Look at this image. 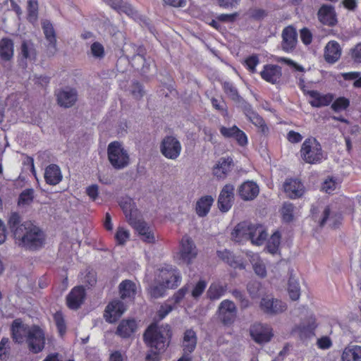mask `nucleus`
<instances>
[{
  "label": "nucleus",
  "instance_id": "1",
  "mask_svg": "<svg viewBox=\"0 0 361 361\" xmlns=\"http://www.w3.org/2000/svg\"><path fill=\"white\" fill-rule=\"evenodd\" d=\"M119 205L128 223L138 233L142 240L148 243H154L155 240L154 233L142 219L133 200L128 196L123 197L119 201Z\"/></svg>",
  "mask_w": 361,
  "mask_h": 361
},
{
  "label": "nucleus",
  "instance_id": "2",
  "mask_svg": "<svg viewBox=\"0 0 361 361\" xmlns=\"http://www.w3.org/2000/svg\"><path fill=\"white\" fill-rule=\"evenodd\" d=\"M14 238L18 245L25 250L35 251L44 245V231L30 221H24L14 231Z\"/></svg>",
  "mask_w": 361,
  "mask_h": 361
},
{
  "label": "nucleus",
  "instance_id": "3",
  "mask_svg": "<svg viewBox=\"0 0 361 361\" xmlns=\"http://www.w3.org/2000/svg\"><path fill=\"white\" fill-rule=\"evenodd\" d=\"M172 333L169 325L151 324L143 334V340L150 350L164 353L171 340Z\"/></svg>",
  "mask_w": 361,
  "mask_h": 361
},
{
  "label": "nucleus",
  "instance_id": "4",
  "mask_svg": "<svg viewBox=\"0 0 361 361\" xmlns=\"http://www.w3.org/2000/svg\"><path fill=\"white\" fill-rule=\"evenodd\" d=\"M300 154L302 160L310 164H319L324 158L320 143L312 137L305 140L302 144Z\"/></svg>",
  "mask_w": 361,
  "mask_h": 361
},
{
  "label": "nucleus",
  "instance_id": "5",
  "mask_svg": "<svg viewBox=\"0 0 361 361\" xmlns=\"http://www.w3.org/2000/svg\"><path fill=\"white\" fill-rule=\"evenodd\" d=\"M107 154L110 164L115 169H124L129 164V155L118 141H114L109 144Z\"/></svg>",
  "mask_w": 361,
  "mask_h": 361
},
{
  "label": "nucleus",
  "instance_id": "6",
  "mask_svg": "<svg viewBox=\"0 0 361 361\" xmlns=\"http://www.w3.org/2000/svg\"><path fill=\"white\" fill-rule=\"evenodd\" d=\"M156 277L159 283H162L169 289L177 288L181 282L179 271L171 264H164L159 268Z\"/></svg>",
  "mask_w": 361,
  "mask_h": 361
},
{
  "label": "nucleus",
  "instance_id": "7",
  "mask_svg": "<svg viewBox=\"0 0 361 361\" xmlns=\"http://www.w3.org/2000/svg\"><path fill=\"white\" fill-rule=\"evenodd\" d=\"M44 331L38 326L33 325L27 331L26 339L30 352L37 354L43 350L45 346Z\"/></svg>",
  "mask_w": 361,
  "mask_h": 361
},
{
  "label": "nucleus",
  "instance_id": "8",
  "mask_svg": "<svg viewBox=\"0 0 361 361\" xmlns=\"http://www.w3.org/2000/svg\"><path fill=\"white\" fill-rule=\"evenodd\" d=\"M160 152L169 159H176L180 154L182 147L179 140L173 136L167 135L160 144Z\"/></svg>",
  "mask_w": 361,
  "mask_h": 361
},
{
  "label": "nucleus",
  "instance_id": "9",
  "mask_svg": "<svg viewBox=\"0 0 361 361\" xmlns=\"http://www.w3.org/2000/svg\"><path fill=\"white\" fill-rule=\"evenodd\" d=\"M197 255V249L192 239L185 235L180 242L179 257L183 262L190 264Z\"/></svg>",
  "mask_w": 361,
  "mask_h": 361
},
{
  "label": "nucleus",
  "instance_id": "10",
  "mask_svg": "<svg viewBox=\"0 0 361 361\" xmlns=\"http://www.w3.org/2000/svg\"><path fill=\"white\" fill-rule=\"evenodd\" d=\"M219 318L225 326L231 325L237 317V308L230 300H224L219 307Z\"/></svg>",
  "mask_w": 361,
  "mask_h": 361
},
{
  "label": "nucleus",
  "instance_id": "11",
  "mask_svg": "<svg viewBox=\"0 0 361 361\" xmlns=\"http://www.w3.org/2000/svg\"><path fill=\"white\" fill-rule=\"evenodd\" d=\"M305 95L310 97L309 103L311 106L314 108H320L327 106L332 103L334 99V95L332 93L322 94L317 90H303Z\"/></svg>",
  "mask_w": 361,
  "mask_h": 361
},
{
  "label": "nucleus",
  "instance_id": "12",
  "mask_svg": "<svg viewBox=\"0 0 361 361\" xmlns=\"http://www.w3.org/2000/svg\"><path fill=\"white\" fill-rule=\"evenodd\" d=\"M260 308L265 314L273 315L286 311L287 305L280 300L266 297L262 298Z\"/></svg>",
  "mask_w": 361,
  "mask_h": 361
},
{
  "label": "nucleus",
  "instance_id": "13",
  "mask_svg": "<svg viewBox=\"0 0 361 361\" xmlns=\"http://www.w3.org/2000/svg\"><path fill=\"white\" fill-rule=\"evenodd\" d=\"M125 310L126 308L123 302L119 300H114L106 305L104 317L108 323H114L119 319Z\"/></svg>",
  "mask_w": 361,
  "mask_h": 361
},
{
  "label": "nucleus",
  "instance_id": "14",
  "mask_svg": "<svg viewBox=\"0 0 361 361\" xmlns=\"http://www.w3.org/2000/svg\"><path fill=\"white\" fill-rule=\"evenodd\" d=\"M261 78L272 85L279 84L282 78V68L276 64H266L259 73Z\"/></svg>",
  "mask_w": 361,
  "mask_h": 361
},
{
  "label": "nucleus",
  "instance_id": "15",
  "mask_svg": "<svg viewBox=\"0 0 361 361\" xmlns=\"http://www.w3.org/2000/svg\"><path fill=\"white\" fill-rule=\"evenodd\" d=\"M86 297L82 286H75L66 296V305L70 310H76L83 304Z\"/></svg>",
  "mask_w": 361,
  "mask_h": 361
},
{
  "label": "nucleus",
  "instance_id": "16",
  "mask_svg": "<svg viewBox=\"0 0 361 361\" xmlns=\"http://www.w3.org/2000/svg\"><path fill=\"white\" fill-rule=\"evenodd\" d=\"M219 131L224 138L233 139L241 147H245L247 144L246 134L235 125L230 128L221 126Z\"/></svg>",
  "mask_w": 361,
  "mask_h": 361
},
{
  "label": "nucleus",
  "instance_id": "17",
  "mask_svg": "<svg viewBox=\"0 0 361 361\" xmlns=\"http://www.w3.org/2000/svg\"><path fill=\"white\" fill-rule=\"evenodd\" d=\"M250 331L251 337L257 343L269 342L273 336L271 329L262 324H254Z\"/></svg>",
  "mask_w": 361,
  "mask_h": 361
},
{
  "label": "nucleus",
  "instance_id": "18",
  "mask_svg": "<svg viewBox=\"0 0 361 361\" xmlns=\"http://www.w3.org/2000/svg\"><path fill=\"white\" fill-rule=\"evenodd\" d=\"M317 18L322 24L329 27H334L338 23L335 8L333 6L329 4H323L319 8L317 12Z\"/></svg>",
  "mask_w": 361,
  "mask_h": 361
},
{
  "label": "nucleus",
  "instance_id": "19",
  "mask_svg": "<svg viewBox=\"0 0 361 361\" xmlns=\"http://www.w3.org/2000/svg\"><path fill=\"white\" fill-rule=\"evenodd\" d=\"M284 192L290 199L301 197L305 193V186L298 178H288L283 184Z\"/></svg>",
  "mask_w": 361,
  "mask_h": 361
},
{
  "label": "nucleus",
  "instance_id": "20",
  "mask_svg": "<svg viewBox=\"0 0 361 361\" xmlns=\"http://www.w3.org/2000/svg\"><path fill=\"white\" fill-rule=\"evenodd\" d=\"M297 32L293 26L286 27L282 32V49L286 52L292 51L297 44Z\"/></svg>",
  "mask_w": 361,
  "mask_h": 361
},
{
  "label": "nucleus",
  "instance_id": "21",
  "mask_svg": "<svg viewBox=\"0 0 361 361\" xmlns=\"http://www.w3.org/2000/svg\"><path fill=\"white\" fill-rule=\"evenodd\" d=\"M234 187L227 184L222 188L218 199L219 208L222 212H227L232 206Z\"/></svg>",
  "mask_w": 361,
  "mask_h": 361
},
{
  "label": "nucleus",
  "instance_id": "22",
  "mask_svg": "<svg viewBox=\"0 0 361 361\" xmlns=\"http://www.w3.org/2000/svg\"><path fill=\"white\" fill-rule=\"evenodd\" d=\"M216 254L219 259L228 264L232 268L239 269H243L245 268V264L243 259L239 256H235L233 252L227 249L218 250Z\"/></svg>",
  "mask_w": 361,
  "mask_h": 361
},
{
  "label": "nucleus",
  "instance_id": "23",
  "mask_svg": "<svg viewBox=\"0 0 361 361\" xmlns=\"http://www.w3.org/2000/svg\"><path fill=\"white\" fill-rule=\"evenodd\" d=\"M250 223L243 221L238 224L231 233L232 238L237 243H241L246 240H250V235H253L250 233Z\"/></svg>",
  "mask_w": 361,
  "mask_h": 361
},
{
  "label": "nucleus",
  "instance_id": "24",
  "mask_svg": "<svg viewBox=\"0 0 361 361\" xmlns=\"http://www.w3.org/2000/svg\"><path fill=\"white\" fill-rule=\"evenodd\" d=\"M58 104L65 108L71 107L77 101V92L72 88L61 90L56 94Z\"/></svg>",
  "mask_w": 361,
  "mask_h": 361
},
{
  "label": "nucleus",
  "instance_id": "25",
  "mask_svg": "<svg viewBox=\"0 0 361 361\" xmlns=\"http://www.w3.org/2000/svg\"><path fill=\"white\" fill-rule=\"evenodd\" d=\"M233 161L231 157H221L213 167V174L219 179H224L231 171Z\"/></svg>",
  "mask_w": 361,
  "mask_h": 361
},
{
  "label": "nucleus",
  "instance_id": "26",
  "mask_svg": "<svg viewBox=\"0 0 361 361\" xmlns=\"http://www.w3.org/2000/svg\"><path fill=\"white\" fill-rule=\"evenodd\" d=\"M258 185L253 181H245L238 188V195L243 200H252L259 194Z\"/></svg>",
  "mask_w": 361,
  "mask_h": 361
},
{
  "label": "nucleus",
  "instance_id": "27",
  "mask_svg": "<svg viewBox=\"0 0 361 361\" xmlns=\"http://www.w3.org/2000/svg\"><path fill=\"white\" fill-rule=\"evenodd\" d=\"M30 328L24 325L20 319H15L11 324V331L13 340L18 343L23 342L25 337H27Z\"/></svg>",
  "mask_w": 361,
  "mask_h": 361
},
{
  "label": "nucleus",
  "instance_id": "28",
  "mask_svg": "<svg viewBox=\"0 0 361 361\" xmlns=\"http://www.w3.org/2000/svg\"><path fill=\"white\" fill-rule=\"evenodd\" d=\"M197 336L196 332L192 329H186L182 340L183 350L185 354H191L196 348Z\"/></svg>",
  "mask_w": 361,
  "mask_h": 361
},
{
  "label": "nucleus",
  "instance_id": "29",
  "mask_svg": "<svg viewBox=\"0 0 361 361\" xmlns=\"http://www.w3.org/2000/svg\"><path fill=\"white\" fill-rule=\"evenodd\" d=\"M44 177L47 184L56 185L61 181L63 176L59 166L52 164L46 167Z\"/></svg>",
  "mask_w": 361,
  "mask_h": 361
},
{
  "label": "nucleus",
  "instance_id": "30",
  "mask_svg": "<svg viewBox=\"0 0 361 361\" xmlns=\"http://www.w3.org/2000/svg\"><path fill=\"white\" fill-rule=\"evenodd\" d=\"M341 49L336 41H330L325 47L324 58L326 62L334 63L341 57Z\"/></svg>",
  "mask_w": 361,
  "mask_h": 361
},
{
  "label": "nucleus",
  "instance_id": "31",
  "mask_svg": "<svg viewBox=\"0 0 361 361\" xmlns=\"http://www.w3.org/2000/svg\"><path fill=\"white\" fill-rule=\"evenodd\" d=\"M245 114L247 119L257 128L258 131L266 135L269 133V128L264 118L251 108L245 110Z\"/></svg>",
  "mask_w": 361,
  "mask_h": 361
},
{
  "label": "nucleus",
  "instance_id": "32",
  "mask_svg": "<svg viewBox=\"0 0 361 361\" xmlns=\"http://www.w3.org/2000/svg\"><path fill=\"white\" fill-rule=\"evenodd\" d=\"M250 233L253 234V235H250L252 244L256 245H263L267 238V233L264 227L259 224H250Z\"/></svg>",
  "mask_w": 361,
  "mask_h": 361
},
{
  "label": "nucleus",
  "instance_id": "33",
  "mask_svg": "<svg viewBox=\"0 0 361 361\" xmlns=\"http://www.w3.org/2000/svg\"><path fill=\"white\" fill-rule=\"evenodd\" d=\"M317 327L316 318L310 316L307 323L302 322L295 327V330L299 333L301 337L310 338L314 336V331Z\"/></svg>",
  "mask_w": 361,
  "mask_h": 361
},
{
  "label": "nucleus",
  "instance_id": "34",
  "mask_svg": "<svg viewBox=\"0 0 361 361\" xmlns=\"http://www.w3.org/2000/svg\"><path fill=\"white\" fill-rule=\"evenodd\" d=\"M137 329V324L135 319H123L116 329V334L123 338H129Z\"/></svg>",
  "mask_w": 361,
  "mask_h": 361
},
{
  "label": "nucleus",
  "instance_id": "35",
  "mask_svg": "<svg viewBox=\"0 0 361 361\" xmlns=\"http://www.w3.org/2000/svg\"><path fill=\"white\" fill-rule=\"evenodd\" d=\"M118 291L121 299H134L137 293L136 284L130 280H123L118 286Z\"/></svg>",
  "mask_w": 361,
  "mask_h": 361
},
{
  "label": "nucleus",
  "instance_id": "36",
  "mask_svg": "<svg viewBox=\"0 0 361 361\" xmlns=\"http://www.w3.org/2000/svg\"><path fill=\"white\" fill-rule=\"evenodd\" d=\"M214 199L212 195L201 197L196 202L195 212L200 217L206 216L210 211Z\"/></svg>",
  "mask_w": 361,
  "mask_h": 361
},
{
  "label": "nucleus",
  "instance_id": "37",
  "mask_svg": "<svg viewBox=\"0 0 361 361\" xmlns=\"http://www.w3.org/2000/svg\"><path fill=\"white\" fill-rule=\"evenodd\" d=\"M238 16L237 13H221L219 15H217L214 19H212L211 21L208 22V25H209L211 27L214 28L215 30L218 31H221L223 30V26L221 25V23H233Z\"/></svg>",
  "mask_w": 361,
  "mask_h": 361
},
{
  "label": "nucleus",
  "instance_id": "38",
  "mask_svg": "<svg viewBox=\"0 0 361 361\" xmlns=\"http://www.w3.org/2000/svg\"><path fill=\"white\" fill-rule=\"evenodd\" d=\"M341 361H361V346L349 345L341 354Z\"/></svg>",
  "mask_w": 361,
  "mask_h": 361
},
{
  "label": "nucleus",
  "instance_id": "39",
  "mask_svg": "<svg viewBox=\"0 0 361 361\" xmlns=\"http://www.w3.org/2000/svg\"><path fill=\"white\" fill-rule=\"evenodd\" d=\"M42 30L46 39L49 42V47H51L54 51H56V37L54 27L50 21L44 20L42 23Z\"/></svg>",
  "mask_w": 361,
  "mask_h": 361
},
{
  "label": "nucleus",
  "instance_id": "40",
  "mask_svg": "<svg viewBox=\"0 0 361 361\" xmlns=\"http://www.w3.org/2000/svg\"><path fill=\"white\" fill-rule=\"evenodd\" d=\"M13 56V42L11 39L3 38L0 41V56L4 61H9Z\"/></svg>",
  "mask_w": 361,
  "mask_h": 361
},
{
  "label": "nucleus",
  "instance_id": "41",
  "mask_svg": "<svg viewBox=\"0 0 361 361\" xmlns=\"http://www.w3.org/2000/svg\"><path fill=\"white\" fill-rule=\"evenodd\" d=\"M227 290V286H222L219 283H212L207 290V296L211 300H219L223 296Z\"/></svg>",
  "mask_w": 361,
  "mask_h": 361
},
{
  "label": "nucleus",
  "instance_id": "42",
  "mask_svg": "<svg viewBox=\"0 0 361 361\" xmlns=\"http://www.w3.org/2000/svg\"><path fill=\"white\" fill-rule=\"evenodd\" d=\"M34 199V189L26 188L19 194L17 203L19 207L29 206L33 202Z\"/></svg>",
  "mask_w": 361,
  "mask_h": 361
},
{
  "label": "nucleus",
  "instance_id": "43",
  "mask_svg": "<svg viewBox=\"0 0 361 361\" xmlns=\"http://www.w3.org/2000/svg\"><path fill=\"white\" fill-rule=\"evenodd\" d=\"M111 8L118 12L125 13L130 16L133 14L134 11L130 5L123 4L122 0H104Z\"/></svg>",
  "mask_w": 361,
  "mask_h": 361
},
{
  "label": "nucleus",
  "instance_id": "44",
  "mask_svg": "<svg viewBox=\"0 0 361 361\" xmlns=\"http://www.w3.org/2000/svg\"><path fill=\"white\" fill-rule=\"evenodd\" d=\"M288 292L292 300H298L300 295V288L298 281L290 275L288 283Z\"/></svg>",
  "mask_w": 361,
  "mask_h": 361
},
{
  "label": "nucleus",
  "instance_id": "45",
  "mask_svg": "<svg viewBox=\"0 0 361 361\" xmlns=\"http://www.w3.org/2000/svg\"><path fill=\"white\" fill-rule=\"evenodd\" d=\"M281 235L279 231H275L268 240L266 248L269 253L275 254L278 252L281 243Z\"/></svg>",
  "mask_w": 361,
  "mask_h": 361
},
{
  "label": "nucleus",
  "instance_id": "46",
  "mask_svg": "<svg viewBox=\"0 0 361 361\" xmlns=\"http://www.w3.org/2000/svg\"><path fill=\"white\" fill-rule=\"evenodd\" d=\"M53 319L60 336L63 337L67 330L63 313L61 310L56 311L53 315Z\"/></svg>",
  "mask_w": 361,
  "mask_h": 361
},
{
  "label": "nucleus",
  "instance_id": "47",
  "mask_svg": "<svg viewBox=\"0 0 361 361\" xmlns=\"http://www.w3.org/2000/svg\"><path fill=\"white\" fill-rule=\"evenodd\" d=\"M295 207L293 203L286 202L283 204L281 214L283 221L290 223L293 220Z\"/></svg>",
  "mask_w": 361,
  "mask_h": 361
},
{
  "label": "nucleus",
  "instance_id": "48",
  "mask_svg": "<svg viewBox=\"0 0 361 361\" xmlns=\"http://www.w3.org/2000/svg\"><path fill=\"white\" fill-rule=\"evenodd\" d=\"M27 20L34 23L38 18V1L37 0H27Z\"/></svg>",
  "mask_w": 361,
  "mask_h": 361
},
{
  "label": "nucleus",
  "instance_id": "49",
  "mask_svg": "<svg viewBox=\"0 0 361 361\" xmlns=\"http://www.w3.org/2000/svg\"><path fill=\"white\" fill-rule=\"evenodd\" d=\"M233 298L238 302L241 310L249 307L251 305L250 300L247 298L243 290L235 288L230 291Z\"/></svg>",
  "mask_w": 361,
  "mask_h": 361
},
{
  "label": "nucleus",
  "instance_id": "50",
  "mask_svg": "<svg viewBox=\"0 0 361 361\" xmlns=\"http://www.w3.org/2000/svg\"><path fill=\"white\" fill-rule=\"evenodd\" d=\"M338 185L336 178L329 176L322 185V190L328 194H333Z\"/></svg>",
  "mask_w": 361,
  "mask_h": 361
},
{
  "label": "nucleus",
  "instance_id": "51",
  "mask_svg": "<svg viewBox=\"0 0 361 361\" xmlns=\"http://www.w3.org/2000/svg\"><path fill=\"white\" fill-rule=\"evenodd\" d=\"M350 106V100L344 97L336 98L331 103V108L335 112H339L347 109Z\"/></svg>",
  "mask_w": 361,
  "mask_h": 361
},
{
  "label": "nucleus",
  "instance_id": "52",
  "mask_svg": "<svg viewBox=\"0 0 361 361\" xmlns=\"http://www.w3.org/2000/svg\"><path fill=\"white\" fill-rule=\"evenodd\" d=\"M189 288L188 286H184L177 290L174 294L167 300V302H173V305L176 307L185 297L188 293Z\"/></svg>",
  "mask_w": 361,
  "mask_h": 361
},
{
  "label": "nucleus",
  "instance_id": "53",
  "mask_svg": "<svg viewBox=\"0 0 361 361\" xmlns=\"http://www.w3.org/2000/svg\"><path fill=\"white\" fill-rule=\"evenodd\" d=\"M259 63V59L257 54L247 56L243 62V66L251 73H256V67Z\"/></svg>",
  "mask_w": 361,
  "mask_h": 361
},
{
  "label": "nucleus",
  "instance_id": "54",
  "mask_svg": "<svg viewBox=\"0 0 361 361\" xmlns=\"http://www.w3.org/2000/svg\"><path fill=\"white\" fill-rule=\"evenodd\" d=\"M130 232L128 230L123 227L119 226L117 228L115 240L117 245H123L130 238Z\"/></svg>",
  "mask_w": 361,
  "mask_h": 361
},
{
  "label": "nucleus",
  "instance_id": "55",
  "mask_svg": "<svg viewBox=\"0 0 361 361\" xmlns=\"http://www.w3.org/2000/svg\"><path fill=\"white\" fill-rule=\"evenodd\" d=\"M21 54L25 59L30 58L32 56L35 58L36 51L34 44L31 42L23 41L21 44Z\"/></svg>",
  "mask_w": 361,
  "mask_h": 361
},
{
  "label": "nucleus",
  "instance_id": "56",
  "mask_svg": "<svg viewBox=\"0 0 361 361\" xmlns=\"http://www.w3.org/2000/svg\"><path fill=\"white\" fill-rule=\"evenodd\" d=\"M21 216L17 212H13L10 214L8 219V226L14 235V231L21 225Z\"/></svg>",
  "mask_w": 361,
  "mask_h": 361
},
{
  "label": "nucleus",
  "instance_id": "57",
  "mask_svg": "<svg viewBox=\"0 0 361 361\" xmlns=\"http://www.w3.org/2000/svg\"><path fill=\"white\" fill-rule=\"evenodd\" d=\"M166 289L169 288L165 287L162 283H159L158 285L150 286L149 293L152 298H159L165 295Z\"/></svg>",
  "mask_w": 361,
  "mask_h": 361
},
{
  "label": "nucleus",
  "instance_id": "58",
  "mask_svg": "<svg viewBox=\"0 0 361 361\" xmlns=\"http://www.w3.org/2000/svg\"><path fill=\"white\" fill-rule=\"evenodd\" d=\"M167 300L163 303L157 311V315L159 319H164L173 310L176 308L175 305Z\"/></svg>",
  "mask_w": 361,
  "mask_h": 361
},
{
  "label": "nucleus",
  "instance_id": "59",
  "mask_svg": "<svg viewBox=\"0 0 361 361\" xmlns=\"http://www.w3.org/2000/svg\"><path fill=\"white\" fill-rule=\"evenodd\" d=\"M212 106L217 111L221 112L223 115H226L228 113L227 106L224 99H218L212 97L211 99Z\"/></svg>",
  "mask_w": 361,
  "mask_h": 361
},
{
  "label": "nucleus",
  "instance_id": "60",
  "mask_svg": "<svg viewBox=\"0 0 361 361\" xmlns=\"http://www.w3.org/2000/svg\"><path fill=\"white\" fill-rule=\"evenodd\" d=\"M207 283L204 280H200L193 288L191 295L194 298H198L204 291Z\"/></svg>",
  "mask_w": 361,
  "mask_h": 361
},
{
  "label": "nucleus",
  "instance_id": "61",
  "mask_svg": "<svg viewBox=\"0 0 361 361\" xmlns=\"http://www.w3.org/2000/svg\"><path fill=\"white\" fill-rule=\"evenodd\" d=\"M223 89L224 92L232 99H236L238 97V90L231 82H225Z\"/></svg>",
  "mask_w": 361,
  "mask_h": 361
},
{
  "label": "nucleus",
  "instance_id": "62",
  "mask_svg": "<svg viewBox=\"0 0 361 361\" xmlns=\"http://www.w3.org/2000/svg\"><path fill=\"white\" fill-rule=\"evenodd\" d=\"M91 52L96 58H103L104 56V49L103 45L97 42H95L91 45Z\"/></svg>",
  "mask_w": 361,
  "mask_h": 361
},
{
  "label": "nucleus",
  "instance_id": "63",
  "mask_svg": "<svg viewBox=\"0 0 361 361\" xmlns=\"http://www.w3.org/2000/svg\"><path fill=\"white\" fill-rule=\"evenodd\" d=\"M260 286V283L255 281L247 283V290L251 298H255L258 296Z\"/></svg>",
  "mask_w": 361,
  "mask_h": 361
},
{
  "label": "nucleus",
  "instance_id": "64",
  "mask_svg": "<svg viewBox=\"0 0 361 361\" xmlns=\"http://www.w3.org/2000/svg\"><path fill=\"white\" fill-rule=\"evenodd\" d=\"M351 57L355 63H361V42L351 49Z\"/></svg>",
  "mask_w": 361,
  "mask_h": 361
}]
</instances>
